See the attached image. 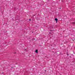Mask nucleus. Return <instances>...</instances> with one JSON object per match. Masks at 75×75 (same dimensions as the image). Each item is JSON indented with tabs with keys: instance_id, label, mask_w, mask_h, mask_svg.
I'll list each match as a JSON object with an SVG mask.
<instances>
[{
	"instance_id": "nucleus-1",
	"label": "nucleus",
	"mask_w": 75,
	"mask_h": 75,
	"mask_svg": "<svg viewBox=\"0 0 75 75\" xmlns=\"http://www.w3.org/2000/svg\"><path fill=\"white\" fill-rule=\"evenodd\" d=\"M19 17V16H17V17H16V20H19V19H20Z\"/></svg>"
},
{
	"instance_id": "nucleus-2",
	"label": "nucleus",
	"mask_w": 75,
	"mask_h": 75,
	"mask_svg": "<svg viewBox=\"0 0 75 75\" xmlns=\"http://www.w3.org/2000/svg\"><path fill=\"white\" fill-rule=\"evenodd\" d=\"M35 52H36V53H38V50H35Z\"/></svg>"
},
{
	"instance_id": "nucleus-3",
	"label": "nucleus",
	"mask_w": 75,
	"mask_h": 75,
	"mask_svg": "<svg viewBox=\"0 0 75 75\" xmlns=\"http://www.w3.org/2000/svg\"><path fill=\"white\" fill-rule=\"evenodd\" d=\"M55 20L56 21H58V19H57V18H55Z\"/></svg>"
},
{
	"instance_id": "nucleus-4",
	"label": "nucleus",
	"mask_w": 75,
	"mask_h": 75,
	"mask_svg": "<svg viewBox=\"0 0 75 75\" xmlns=\"http://www.w3.org/2000/svg\"><path fill=\"white\" fill-rule=\"evenodd\" d=\"M72 23H73V24H75V22H73Z\"/></svg>"
},
{
	"instance_id": "nucleus-5",
	"label": "nucleus",
	"mask_w": 75,
	"mask_h": 75,
	"mask_svg": "<svg viewBox=\"0 0 75 75\" xmlns=\"http://www.w3.org/2000/svg\"><path fill=\"white\" fill-rule=\"evenodd\" d=\"M31 19H29V21H31Z\"/></svg>"
},
{
	"instance_id": "nucleus-6",
	"label": "nucleus",
	"mask_w": 75,
	"mask_h": 75,
	"mask_svg": "<svg viewBox=\"0 0 75 75\" xmlns=\"http://www.w3.org/2000/svg\"><path fill=\"white\" fill-rule=\"evenodd\" d=\"M50 31H52V30H51Z\"/></svg>"
},
{
	"instance_id": "nucleus-7",
	"label": "nucleus",
	"mask_w": 75,
	"mask_h": 75,
	"mask_svg": "<svg viewBox=\"0 0 75 75\" xmlns=\"http://www.w3.org/2000/svg\"><path fill=\"white\" fill-rule=\"evenodd\" d=\"M57 21H56V23H57Z\"/></svg>"
},
{
	"instance_id": "nucleus-8",
	"label": "nucleus",
	"mask_w": 75,
	"mask_h": 75,
	"mask_svg": "<svg viewBox=\"0 0 75 75\" xmlns=\"http://www.w3.org/2000/svg\"><path fill=\"white\" fill-rule=\"evenodd\" d=\"M67 55L68 56V55H69V54H67Z\"/></svg>"
},
{
	"instance_id": "nucleus-9",
	"label": "nucleus",
	"mask_w": 75,
	"mask_h": 75,
	"mask_svg": "<svg viewBox=\"0 0 75 75\" xmlns=\"http://www.w3.org/2000/svg\"><path fill=\"white\" fill-rule=\"evenodd\" d=\"M14 10H16V8H14Z\"/></svg>"
},
{
	"instance_id": "nucleus-10",
	"label": "nucleus",
	"mask_w": 75,
	"mask_h": 75,
	"mask_svg": "<svg viewBox=\"0 0 75 75\" xmlns=\"http://www.w3.org/2000/svg\"><path fill=\"white\" fill-rule=\"evenodd\" d=\"M50 34H51V32H50Z\"/></svg>"
},
{
	"instance_id": "nucleus-11",
	"label": "nucleus",
	"mask_w": 75,
	"mask_h": 75,
	"mask_svg": "<svg viewBox=\"0 0 75 75\" xmlns=\"http://www.w3.org/2000/svg\"><path fill=\"white\" fill-rule=\"evenodd\" d=\"M59 9H61V8H59Z\"/></svg>"
},
{
	"instance_id": "nucleus-12",
	"label": "nucleus",
	"mask_w": 75,
	"mask_h": 75,
	"mask_svg": "<svg viewBox=\"0 0 75 75\" xmlns=\"http://www.w3.org/2000/svg\"><path fill=\"white\" fill-rule=\"evenodd\" d=\"M11 68H13V67H11Z\"/></svg>"
},
{
	"instance_id": "nucleus-13",
	"label": "nucleus",
	"mask_w": 75,
	"mask_h": 75,
	"mask_svg": "<svg viewBox=\"0 0 75 75\" xmlns=\"http://www.w3.org/2000/svg\"><path fill=\"white\" fill-rule=\"evenodd\" d=\"M12 20H13V18H12Z\"/></svg>"
},
{
	"instance_id": "nucleus-14",
	"label": "nucleus",
	"mask_w": 75,
	"mask_h": 75,
	"mask_svg": "<svg viewBox=\"0 0 75 75\" xmlns=\"http://www.w3.org/2000/svg\"><path fill=\"white\" fill-rule=\"evenodd\" d=\"M45 71H46V70H45Z\"/></svg>"
},
{
	"instance_id": "nucleus-15",
	"label": "nucleus",
	"mask_w": 75,
	"mask_h": 75,
	"mask_svg": "<svg viewBox=\"0 0 75 75\" xmlns=\"http://www.w3.org/2000/svg\"><path fill=\"white\" fill-rule=\"evenodd\" d=\"M54 32H53V33H54Z\"/></svg>"
}]
</instances>
